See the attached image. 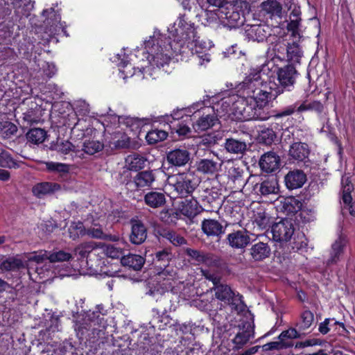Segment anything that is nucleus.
Returning <instances> with one entry per match:
<instances>
[{
  "mask_svg": "<svg viewBox=\"0 0 355 355\" xmlns=\"http://www.w3.org/2000/svg\"><path fill=\"white\" fill-rule=\"evenodd\" d=\"M146 53L145 57L148 63L147 66L137 67L139 73H144V78H152L155 79L152 70L157 67L160 69L168 65L171 57L173 55L180 54V52L175 51V47L178 45L176 34L173 41L171 38L159 32L155 31L153 36L144 43Z\"/></svg>",
  "mask_w": 355,
  "mask_h": 355,
  "instance_id": "f257e3e1",
  "label": "nucleus"
},
{
  "mask_svg": "<svg viewBox=\"0 0 355 355\" xmlns=\"http://www.w3.org/2000/svg\"><path fill=\"white\" fill-rule=\"evenodd\" d=\"M270 70L268 64L250 69L249 74L242 83L241 89L243 94L253 99L254 104L257 108L266 110V105L270 98H275L283 93L281 87H273L271 82L268 83L270 91L267 90L268 76L267 72Z\"/></svg>",
  "mask_w": 355,
  "mask_h": 355,
  "instance_id": "f03ea898",
  "label": "nucleus"
},
{
  "mask_svg": "<svg viewBox=\"0 0 355 355\" xmlns=\"http://www.w3.org/2000/svg\"><path fill=\"white\" fill-rule=\"evenodd\" d=\"M174 26L178 38L175 51L180 52V55H196L200 65L209 62L211 60L209 46L206 42L199 40L194 24L188 21L185 15H182L175 22Z\"/></svg>",
  "mask_w": 355,
  "mask_h": 355,
  "instance_id": "7ed1b4c3",
  "label": "nucleus"
},
{
  "mask_svg": "<svg viewBox=\"0 0 355 355\" xmlns=\"http://www.w3.org/2000/svg\"><path fill=\"white\" fill-rule=\"evenodd\" d=\"M232 113L237 120L266 121L271 116L269 111L257 108L254 104L253 99L243 95L238 97L232 105Z\"/></svg>",
  "mask_w": 355,
  "mask_h": 355,
  "instance_id": "20e7f679",
  "label": "nucleus"
},
{
  "mask_svg": "<svg viewBox=\"0 0 355 355\" xmlns=\"http://www.w3.org/2000/svg\"><path fill=\"white\" fill-rule=\"evenodd\" d=\"M250 10V5L245 1L237 0L234 3H227L218 9L220 23L230 28H236L243 24L245 14Z\"/></svg>",
  "mask_w": 355,
  "mask_h": 355,
  "instance_id": "39448f33",
  "label": "nucleus"
},
{
  "mask_svg": "<svg viewBox=\"0 0 355 355\" xmlns=\"http://www.w3.org/2000/svg\"><path fill=\"white\" fill-rule=\"evenodd\" d=\"M311 326V311H305L301 316L300 321L297 324V329L293 327L283 331L278 336V339L288 345L287 348L294 345L293 339L300 338L305 336V331Z\"/></svg>",
  "mask_w": 355,
  "mask_h": 355,
  "instance_id": "423d86ee",
  "label": "nucleus"
},
{
  "mask_svg": "<svg viewBox=\"0 0 355 355\" xmlns=\"http://www.w3.org/2000/svg\"><path fill=\"white\" fill-rule=\"evenodd\" d=\"M254 337V327L250 322H243L236 328L234 337L232 339L233 349H240Z\"/></svg>",
  "mask_w": 355,
  "mask_h": 355,
  "instance_id": "0eeeda50",
  "label": "nucleus"
},
{
  "mask_svg": "<svg viewBox=\"0 0 355 355\" xmlns=\"http://www.w3.org/2000/svg\"><path fill=\"white\" fill-rule=\"evenodd\" d=\"M271 231L274 241L284 243L291 240L295 228L291 219L284 218L273 224Z\"/></svg>",
  "mask_w": 355,
  "mask_h": 355,
  "instance_id": "6e6552de",
  "label": "nucleus"
},
{
  "mask_svg": "<svg viewBox=\"0 0 355 355\" xmlns=\"http://www.w3.org/2000/svg\"><path fill=\"white\" fill-rule=\"evenodd\" d=\"M109 119L114 124L116 123L119 125H124L127 128H129L131 131L139 132L141 127L146 123V121H148V119H139L134 118L130 116H117V115H112L110 116H107L105 118L103 125L105 127V131L108 132L109 128Z\"/></svg>",
  "mask_w": 355,
  "mask_h": 355,
  "instance_id": "1a4fd4ad",
  "label": "nucleus"
},
{
  "mask_svg": "<svg viewBox=\"0 0 355 355\" xmlns=\"http://www.w3.org/2000/svg\"><path fill=\"white\" fill-rule=\"evenodd\" d=\"M276 73L279 85L275 83H271V85L273 87H281L283 92L284 89L290 90V87L295 83L296 74L295 67L291 64H288L283 67L278 68Z\"/></svg>",
  "mask_w": 355,
  "mask_h": 355,
  "instance_id": "9d476101",
  "label": "nucleus"
},
{
  "mask_svg": "<svg viewBox=\"0 0 355 355\" xmlns=\"http://www.w3.org/2000/svg\"><path fill=\"white\" fill-rule=\"evenodd\" d=\"M172 257V254L167 249H164L156 252L155 264L160 268H164L162 271L157 273V280L160 281L163 279L169 281L173 278V271L165 269L168 266Z\"/></svg>",
  "mask_w": 355,
  "mask_h": 355,
  "instance_id": "9b49d317",
  "label": "nucleus"
},
{
  "mask_svg": "<svg viewBox=\"0 0 355 355\" xmlns=\"http://www.w3.org/2000/svg\"><path fill=\"white\" fill-rule=\"evenodd\" d=\"M271 29L266 24H247L245 26L246 37L251 40L263 42L271 35Z\"/></svg>",
  "mask_w": 355,
  "mask_h": 355,
  "instance_id": "f8f14e48",
  "label": "nucleus"
},
{
  "mask_svg": "<svg viewBox=\"0 0 355 355\" xmlns=\"http://www.w3.org/2000/svg\"><path fill=\"white\" fill-rule=\"evenodd\" d=\"M227 241L232 248L243 249L250 243V238L248 232L237 230L229 234L227 236Z\"/></svg>",
  "mask_w": 355,
  "mask_h": 355,
  "instance_id": "ddd939ff",
  "label": "nucleus"
},
{
  "mask_svg": "<svg viewBox=\"0 0 355 355\" xmlns=\"http://www.w3.org/2000/svg\"><path fill=\"white\" fill-rule=\"evenodd\" d=\"M61 185L51 182H40L34 185L32 188V192L37 198H42L49 194H53L55 192L61 190Z\"/></svg>",
  "mask_w": 355,
  "mask_h": 355,
  "instance_id": "4468645a",
  "label": "nucleus"
},
{
  "mask_svg": "<svg viewBox=\"0 0 355 355\" xmlns=\"http://www.w3.org/2000/svg\"><path fill=\"white\" fill-rule=\"evenodd\" d=\"M202 232L208 236H220L225 233L222 224L215 219H205L202 221Z\"/></svg>",
  "mask_w": 355,
  "mask_h": 355,
  "instance_id": "2eb2a0df",
  "label": "nucleus"
},
{
  "mask_svg": "<svg viewBox=\"0 0 355 355\" xmlns=\"http://www.w3.org/2000/svg\"><path fill=\"white\" fill-rule=\"evenodd\" d=\"M147 237L146 228L139 220H132V231L130 236V241L136 245L144 242Z\"/></svg>",
  "mask_w": 355,
  "mask_h": 355,
  "instance_id": "dca6fc26",
  "label": "nucleus"
},
{
  "mask_svg": "<svg viewBox=\"0 0 355 355\" xmlns=\"http://www.w3.org/2000/svg\"><path fill=\"white\" fill-rule=\"evenodd\" d=\"M306 180V175L299 170L290 171L285 177L286 185L289 189L302 187Z\"/></svg>",
  "mask_w": 355,
  "mask_h": 355,
  "instance_id": "f3484780",
  "label": "nucleus"
},
{
  "mask_svg": "<svg viewBox=\"0 0 355 355\" xmlns=\"http://www.w3.org/2000/svg\"><path fill=\"white\" fill-rule=\"evenodd\" d=\"M45 147L51 151H55L62 154H69L76 152V147L67 140L58 139L56 141H52Z\"/></svg>",
  "mask_w": 355,
  "mask_h": 355,
  "instance_id": "a211bd4d",
  "label": "nucleus"
},
{
  "mask_svg": "<svg viewBox=\"0 0 355 355\" xmlns=\"http://www.w3.org/2000/svg\"><path fill=\"white\" fill-rule=\"evenodd\" d=\"M223 161L218 157L216 159H204L198 164L197 169L203 173H214L221 166Z\"/></svg>",
  "mask_w": 355,
  "mask_h": 355,
  "instance_id": "6ab92c4d",
  "label": "nucleus"
},
{
  "mask_svg": "<svg viewBox=\"0 0 355 355\" xmlns=\"http://www.w3.org/2000/svg\"><path fill=\"white\" fill-rule=\"evenodd\" d=\"M250 255L254 261H262L270 254V248L266 243L259 242L250 249Z\"/></svg>",
  "mask_w": 355,
  "mask_h": 355,
  "instance_id": "aec40b11",
  "label": "nucleus"
},
{
  "mask_svg": "<svg viewBox=\"0 0 355 355\" xmlns=\"http://www.w3.org/2000/svg\"><path fill=\"white\" fill-rule=\"evenodd\" d=\"M86 235L92 239L112 241H118L119 239L117 236L112 235L105 232L103 230L101 226L98 224H94L90 227L86 229Z\"/></svg>",
  "mask_w": 355,
  "mask_h": 355,
  "instance_id": "412c9836",
  "label": "nucleus"
},
{
  "mask_svg": "<svg viewBox=\"0 0 355 355\" xmlns=\"http://www.w3.org/2000/svg\"><path fill=\"white\" fill-rule=\"evenodd\" d=\"M216 299L225 303H230L232 300L234 293L232 288L227 284L219 283L212 288Z\"/></svg>",
  "mask_w": 355,
  "mask_h": 355,
  "instance_id": "4be33fe9",
  "label": "nucleus"
},
{
  "mask_svg": "<svg viewBox=\"0 0 355 355\" xmlns=\"http://www.w3.org/2000/svg\"><path fill=\"white\" fill-rule=\"evenodd\" d=\"M279 191L278 180L276 177H271L263 181L259 186V191L261 195L266 196L270 194H277Z\"/></svg>",
  "mask_w": 355,
  "mask_h": 355,
  "instance_id": "5701e85b",
  "label": "nucleus"
},
{
  "mask_svg": "<svg viewBox=\"0 0 355 355\" xmlns=\"http://www.w3.org/2000/svg\"><path fill=\"white\" fill-rule=\"evenodd\" d=\"M175 188L182 197H184L192 193L196 189V186L188 178L180 177L175 184Z\"/></svg>",
  "mask_w": 355,
  "mask_h": 355,
  "instance_id": "b1692460",
  "label": "nucleus"
},
{
  "mask_svg": "<svg viewBox=\"0 0 355 355\" xmlns=\"http://www.w3.org/2000/svg\"><path fill=\"white\" fill-rule=\"evenodd\" d=\"M259 164L263 171L272 173L279 168V157H261Z\"/></svg>",
  "mask_w": 355,
  "mask_h": 355,
  "instance_id": "393cba45",
  "label": "nucleus"
},
{
  "mask_svg": "<svg viewBox=\"0 0 355 355\" xmlns=\"http://www.w3.org/2000/svg\"><path fill=\"white\" fill-rule=\"evenodd\" d=\"M121 262L123 266H128L135 270H139L144 264V258L140 255L129 254L122 257Z\"/></svg>",
  "mask_w": 355,
  "mask_h": 355,
  "instance_id": "a878e982",
  "label": "nucleus"
},
{
  "mask_svg": "<svg viewBox=\"0 0 355 355\" xmlns=\"http://www.w3.org/2000/svg\"><path fill=\"white\" fill-rule=\"evenodd\" d=\"M180 211L189 218L194 217L198 213L197 200L193 198L184 199L181 202Z\"/></svg>",
  "mask_w": 355,
  "mask_h": 355,
  "instance_id": "bb28decb",
  "label": "nucleus"
},
{
  "mask_svg": "<svg viewBox=\"0 0 355 355\" xmlns=\"http://www.w3.org/2000/svg\"><path fill=\"white\" fill-rule=\"evenodd\" d=\"M226 150L232 154H243L247 150L245 142L235 139H227L225 143Z\"/></svg>",
  "mask_w": 355,
  "mask_h": 355,
  "instance_id": "cd10ccee",
  "label": "nucleus"
},
{
  "mask_svg": "<svg viewBox=\"0 0 355 355\" xmlns=\"http://www.w3.org/2000/svg\"><path fill=\"white\" fill-rule=\"evenodd\" d=\"M155 181V177L151 171H142L137 174L134 178L135 186L138 189L149 187Z\"/></svg>",
  "mask_w": 355,
  "mask_h": 355,
  "instance_id": "c85d7f7f",
  "label": "nucleus"
},
{
  "mask_svg": "<svg viewBox=\"0 0 355 355\" xmlns=\"http://www.w3.org/2000/svg\"><path fill=\"white\" fill-rule=\"evenodd\" d=\"M144 200L147 205L153 208H157L165 203L166 198L162 193L151 191L145 195Z\"/></svg>",
  "mask_w": 355,
  "mask_h": 355,
  "instance_id": "c756f323",
  "label": "nucleus"
},
{
  "mask_svg": "<svg viewBox=\"0 0 355 355\" xmlns=\"http://www.w3.org/2000/svg\"><path fill=\"white\" fill-rule=\"evenodd\" d=\"M216 118L214 114H207L205 116H201L193 125V128L197 132L205 131L209 128L212 127Z\"/></svg>",
  "mask_w": 355,
  "mask_h": 355,
  "instance_id": "7c9ffc66",
  "label": "nucleus"
},
{
  "mask_svg": "<svg viewBox=\"0 0 355 355\" xmlns=\"http://www.w3.org/2000/svg\"><path fill=\"white\" fill-rule=\"evenodd\" d=\"M130 146V138L124 133L120 132H115L113 141H110L111 148L122 149L127 148Z\"/></svg>",
  "mask_w": 355,
  "mask_h": 355,
  "instance_id": "2f4dec72",
  "label": "nucleus"
},
{
  "mask_svg": "<svg viewBox=\"0 0 355 355\" xmlns=\"http://www.w3.org/2000/svg\"><path fill=\"white\" fill-rule=\"evenodd\" d=\"M49 263L69 262L73 259V255L63 250L49 252Z\"/></svg>",
  "mask_w": 355,
  "mask_h": 355,
  "instance_id": "473e14b6",
  "label": "nucleus"
},
{
  "mask_svg": "<svg viewBox=\"0 0 355 355\" xmlns=\"http://www.w3.org/2000/svg\"><path fill=\"white\" fill-rule=\"evenodd\" d=\"M17 132V127L9 121H0V138L10 139Z\"/></svg>",
  "mask_w": 355,
  "mask_h": 355,
  "instance_id": "72a5a7b5",
  "label": "nucleus"
},
{
  "mask_svg": "<svg viewBox=\"0 0 355 355\" xmlns=\"http://www.w3.org/2000/svg\"><path fill=\"white\" fill-rule=\"evenodd\" d=\"M218 9L206 10L202 15V24L206 26H214L220 22Z\"/></svg>",
  "mask_w": 355,
  "mask_h": 355,
  "instance_id": "f704fd0d",
  "label": "nucleus"
},
{
  "mask_svg": "<svg viewBox=\"0 0 355 355\" xmlns=\"http://www.w3.org/2000/svg\"><path fill=\"white\" fill-rule=\"evenodd\" d=\"M46 137V132L42 128H32L26 134L28 141L35 144H42Z\"/></svg>",
  "mask_w": 355,
  "mask_h": 355,
  "instance_id": "c9c22d12",
  "label": "nucleus"
},
{
  "mask_svg": "<svg viewBox=\"0 0 355 355\" xmlns=\"http://www.w3.org/2000/svg\"><path fill=\"white\" fill-rule=\"evenodd\" d=\"M68 233L71 239L76 240L86 235V228L80 221L72 222L68 228Z\"/></svg>",
  "mask_w": 355,
  "mask_h": 355,
  "instance_id": "e433bc0d",
  "label": "nucleus"
},
{
  "mask_svg": "<svg viewBox=\"0 0 355 355\" xmlns=\"http://www.w3.org/2000/svg\"><path fill=\"white\" fill-rule=\"evenodd\" d=\"M146 161L145 157H126L125 166L130 171H139L144 168Z\"/></svg>",
  "mask_w": 355,
  "mask_h": 355,
  "instance_id": "4c0bfd02",
  "label": "nucleus"
},
{
  "mask_svg": "<svg viewBox=\"0 0 355 355\" xmlns=\"http://www.w3.org/2000/svg\"><path fill=\"white\" fill-rule=\"evenodd\" d=\"M287 58L292 62H299L302 57V51L296 42L288 43L286 46Z\"/></svg>",
  "mask_w": 355,
  "mask_h": 355,
  "instance_id": "58836bf2",
  "label": "nucleus"
},
{
  "mask_svg": "<svg viewBox=\"0 0 355 355\" xmlns=\"http://www.w3.org/2000/svg\"><path fill=\"white\" fill-rule=\"evenodd\" d=\"M262 10L272 15L282 13V6L277 0H267L261 3Z\"/></svg>",
  "mask_w": 355,
  "mask_h": 355,
  "instance_id": "ea45409f",
  "label": "nucleus"
},
{
  "mask_svg": "<svg viewBox=\"0 0 355 355\" xmlns=\"http://www.w3.org/2000/svg\"><path fill=\"white\" fill-rule=\"evenodd\" d=\"M168 134L166 131L155 129L149 131L146 135V139L150 144H156L166 139Z\"/></svg>",
  "mask_w": 355,
  "mask_h": 355,
  "instance_id": "a19ab883",
  "label": "nucleus"
},
{
  "mask_svg": "<svg viewBox=\"0 0 355 355\" xmlns=\"http://www.w3.org/2000/svg\"><path fill=\"white\" fill-rule=\"evenodd\" d=\"M96 248V243L93 241L82 243L74 248L76 254L81 258H85Z\"/></svg>",
  "mask_w": 355,
  "mask_h": 355,
  "instance_id": "79ce46f5",
  "label": "nucleus"
},
{
  "mask_svg": "<svg viewBox=\"0 0 355 355\" xmlns=\"http://www.w3.org/2000/svg\"><path fill=\"white\" fill-rule=\"evenodd\" d=\"M104 145L98 141L92 140L84 142L83 150L86 154L93 155L103 149Z\"/></svg>",
  "mask_w": 355,
  "mask_h": 355,
  "instance_id": "37998d69",
  "label": "nucleus"
},
{
  "mask_svg": "<svg viewBox=\"0 0 355 355\" xmlns=\"http://www.w3.org/2000/svg\"><path fill=\"white\" fill-rule=\"evenodd\" d=\"M254 220L261 229H265L269 224V217L264 209L259 208L254 214Z\"/></svg>",
  "mask_w": 355,
  "mask_h": 355,
  "instance_id": "c03bdc74",
  "label": "nucleus"
},
{
  "mask_svg": "<svg viewBox=\"0 0 355 355\" xmlns=\"http://www.w3.org/2000/svg\"><path fill=\"white\" fill-rule=\"evenodd\" d=\"M160 234L174 245H181L185 243V239L173 231L164 230Z\"/></svg>",
  "mask_w": 355,
  "mask_h": 355,
  "instance_id": "a18cd8bd",
  "label": "nucleus"
},
{
  "mask_svg": "<svg viewBox=\"0 0 355 355\" xmlns=\"http://www.w3.org/2000/svg\"><path fill=\"white\" fill-rule=\"evenodd\" d=\"M118 65L123 68V69H120V71L125 75L123 76V78H125V77H128V76H132V75H137L138 76H141L142 78H144V73L141 74V73H139L137 67H132L128 61L122 59Z\"/></svg>",
  "mask_w": 355,
  "mask_h": 355,
  "instance_id": "49530a36",
  "label": "nucleus"
},
{
  "mask_svg": "<svg viewBox=\"0 0 355 355\" xmlns=\"http://www.w3.org/2000/svg\"><path fill=\"white\" fill-rule=\"evenodd\" d=\"M309 149L308 144L302 142L293 144L289 150L288 155H306L309 154Z\"/></svg>",
  "mask_w": 355,
  "mask_h": 355,
  "instance_id": "de8ad7c7",
  "label": "nucleus"
},
{
  "mask_svg": "<svg viewBox=\"0 0 355 355\" xmlns=\"http://www.w3.org/2000/svg\"><path fill=\"white\" fill-rule=\"evenodd\" d=\"M49 252L46 250H40L31 253L28 257V260L31 262H35L37 264L42 263L45 261H49Z\"/></svg>",
  "mask_w": 355,
  "mask_h": 355,
  "instance_id": "09e8293b",
  "label": "nucleus"
},
{
  "mask_svg": "<svg viewBox=\"0 0 355 355\" xmlns=\"http://www.w3.org/2000/svg\"><path fill=\"white\" fill-rule=\"evenodd\" d=\"M22 262L20 259L9 258L1 264V268L3 270H15L22 266Z\"/></svg>",
  "mask_w": 355,
  "mask_h": 355,
  "instance_id": "8fccbe9b",
  "label": "nucleus"
},
{
  "mask_svg": "<svg viewBox=\"0 0 355 355\" xmlns=\"http://www.w3.org/2000/svg\"><path fill=\"white\" fill-rule=\"evenodd\" d=\"M189 162V157H166L164 164H168V168L171 166H182Z\"/></svg>",
  "mask_w": 355,
  "mask_h": 355,
  "instance_id": "3c124183",
  "label": "nucleus"
},
{
  "mask_svg": "<svg viewBox=\"0 0 355 355\" xmlns=\"http://www.w3.org/2000/svg\"><path fill=\"white\" fill-rule=\"evenodd\" d=\"M259 139L266 144H272L276 138V134L271 128H264L259 135Z\"/></svg>",
  "mask_w": 355,
  "mask_h": 355,
  "instance_id": "603ef678",
  "label": "nucleus"
},
{
  "mask_svg": "<svg viewBox=\"0 0 355 355\" xmlns=\"http://www.w3.org/2000/svg\"><path fill=\"white\" fill-rule=\"evenodd\" d=\"M200 263H204L209 267H219L220 266V259L217 256L205 254Z\"/></svg>",
  "mask_w": 355,
  "mask_h": 355,
  "instance_id": "864d4df0",
  "label": "nucleus"
},
{
  "mask_svg": "<svg viewBox=\"0 0 355 355\" xmlns=\"http://www.w3.org/2000/svg\"><path fill=\"white\" fill-rule=\"evenodd\" d=\"M21 165V162L17 161L12 157H0V166L3 168H16Z\"/></svg>",
  "mask_w": 355,
  "mask_h": 355,
  "instance_id": "5fc2aeb1",
  "label": "nucleus"
},
{
  "mask_svg": "<svg viewBox=\"0 0 355 355\" xmlns=\"http://www.w3.org/2000/svg\"><path fill=\"white\" fill-rule=\"evenodd\" d=\"M288 345L285 343L282 342L281 340L270 342L263 345L261 347L263 351H270V350H282L287 349Z\"/></svg>",
  "mask_w": 355,
  "mask_h": 355,
  "instance_id": "6e6d98bb",
  "label": "nucleus"
},
{
  "mask_svg": "<svg viewBox=\"0 0 355 355\" xmlns=\"http://www.w3.org/2000/svg\"><path fill=\"white\" fill-rule=\"evenodd\" d=\"M47 169L50 171H57L60 173H67L69 171V166L58 162H46Z\"/></svg>",
  "mask_w": 355,
  "mask_h": 355,
  "instance_id": "4d7b16f0",
  "label": "nucleus"
},
{
  "mask_svg": "<svg viewBox=\"0 0 355 355\" xmlns=\"http://www.w3.org/2000/svg\"><path fill=\"white\" fill-rule=\"evenodd\" d=\"M289 20L290 21L287 24V29L288 31L291 32V35L295 37L297 35H299L298 27L300 20L292 18L291 17H289Z\"/></svg>",
  "mask_w": 355,
  "mask_h": 355,
  "instance_id": "13d9d810",
  "label": "nucleus"
},
{
  "mask_svg": "<svg viewBox=\"0 0 355 355\" xmlns=\"http://www.w3.org/2000/svg\"><path fill=\"white\" fill-rule=\"evenodd\" d=\"M76 109L80 114L87 115L89 112V105L83 100L78 101L76 103Z\"/></svg>",
  "mask_w": 355,
  "mask_h": 355,
  "instance_id": "bf43d9fd",
  "label": "nucleus"
},
{
  "mask_svg": "<svg viewBox=\"0 0 355 355\" xmlns=\"http://www.w3.org/2000/svg\"><path fill=\"white\" fill-rule=\"evenodd\" d=\"M173 129L180 136H187L189 133L191 132L190 128L187 125L180 122L175 124Z\"/></svg>",
  "mask_w": 355,
  "mask_h": 355,
  "instance_id": "052dcab7",
  "label": "nucleus"
},
{
  "mask_svg": "<svg viewBox=\"0 0 355 355\" xmlns=\"http://www.w3.org/2000/svg\"><path fill=\"white\" fill-rule=\"evenodd\" d=\"M122 250L114 245H108L106 248V254L113 259H118L122 256Z\"/></svg>",
  "mask_w": 355,
  "mask_h": 355,
  "instance_id": "680f3d73",
  "label": "nucleus"
},
{
  "mask_svg": "<svg viewBox=\"0 0 355 355\" xmlns=\"http://www.w3.org/2000/svg\"><path fill=\"white\" fill-rule=\"evenodd\" d=\"M202 272L203 276L207 279L211 281L213 283L214 286H216V285H218L219 283H220V277L218 275H216L209 270H202Z\"/></svg>",
  "mask_w": 355,
  "mask_h": 355,
  "instance_id": "e2e57ef3",
  "label": "nucleus"
},
{
  "mask_svg": "<svg viewBox=\"0 0 355 355\" xmlns=\"http://www.w3.org/2000/svg\"><path fill=\"white\" fill-rule=\"evenodd\" d=\"M87 320L89 322V328L92 326L99 324L101 322V320H103V318L100 317L98 312H92V313L87 315Z\"/></svg>",
  "mask_w": 355,
  "mask_h": 355,
  "instance_id": "0e129e2a",
  "label": "nucleus"
},
{
  "mask_svg": "<svg viewBox=\"0 0 355 355\" xmlns=\"http://www.w3.org/2000/svg\"><path fill=\"white\" fill-rule=\"evenodd\" d=\"M295 105L296 111L300 113L306 112L311 109V102L308 100H306L301 103H296Z\"/></svg>",
  "mask_w": 355,
  "mask_h": 355,
  "instance_id": "69168bd1",
  "label": "nucleus"
},
{
  "mask_svg": "<svg viewBox=\"0 0 355 355\" xmlns=\"http://www.w3.org/2000/svg\"><path fill=\"white\" fill-rule=\"evenodd\" d=\"M296 111V105L295 103L291 105H289L285 108H284L280 112L277 114V116H289L293 114Z\"/></svg>",
  "mask_w": 355,
  "mask_h": 355,
  "instance_id": "338daca9",
  "label": "nucleus"
},
{
  "mask_svg": "<svg viewBox=\"0 0 355 355\" xmlns=\"http://www.w3.org/2000/svg\"><path fill=\"white\" fill-rule=\"evenodd\" d=\"M207 3L209 7H213L214 9H220L222 7H225L227 2L225 0H207Z\"/></svg>",
  "mask_w": 355,
  "mask_h": 355,
  "instance_id": "774afa93",
  "label": "nucleus"
}]
</instances>
